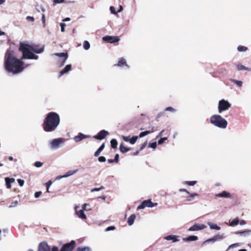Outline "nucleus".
<instances>
[{"mask_svg": "<svg viewBox=\"0 0 251 251\" xmlns=\"http://www.w3.org/2000/svg\"><path fill=\"white\" fill-rule=\"evenodd\" d=\"M4 64L6 70L13 74L22 72L25 68L24 62L17 58L14 52L10 50L5 53Z\"/></svg>", "mask_w": 251, "mask_h": 251, "instance_id": "obj_1", "label": "nucleus"}, {"mask_svg": "<svg viewBox=\"0 0 251 251\" xmlns=\"http://www.w3.org/2000/svg\"><path fill=\"white\" fill-rule=\"evenodd\" d=\"M19 50L23 53L22 59H38V56L35 55L33 53H41L44 50V47L39 48L38 45H29L21 43Z\"/></svg>", "mask_w": 251, "mask_h": 251, "instance_id": "obj_2", "label": "nucleus"}, {"mask_svg": "<svg viewBox=\"0 0 251 251\" xmlns=\"http://www.w3.org/2000/svg\"><path fill=\"white\" fill-rule=\"evenodd\" d=\"M60 123V117L54 112H49L45 118L43 127L46 132H52L54 131Z\"/></svg>", "mask_w": 251, "mask_h": 251, "instance_id": "obj_3", "label": "nucleus"}, {"mask_svg": "<svg viewBox=\"0 0 251 251\" xmlns=\"http://www.w3.org/2000/svg\"><path fill=\"white\" fill-rule=\"evenodd\" d=\"M210 122L215 126L220 128H225L227 126L226 119L220 115H213L210 118Z\"/></svg>", "mask_w": 251, "mask_h": 251, "instance_id": "obj_4", "label": "nucleus"}, {"mask_svg": "<svg viewBox=\"0 0 251 251\" xmlns=\"http://www.w3.org/2000/svg\"><path fill=\"white\" fill-rule=\"evenodd\" d=\"M231 106V104L227 100L225 99L221 100L218 102V112L220 114L224 111L228 110Z\"/></svg>", "mask_w": 251, "mask_h": 251, "instance_id": "obj_5", "label": "nucleus"}, {"mask_svg": "<svg viewBox=\"0 0 251 251\" xmlns=\"http://www.w3.org/2000/svg\"><path fill=\"white\" fill-rule=\"evenodd\" d=\"M64 140L62 138H55L50 142V148L51 149H57L59 148L60 144H63Z\"/></svg>", "mask_w": 251, "mask_h": 251, "instance_id": "obj_6", "label": "nucleus"}, {"mask_svg": "<svg viewBox=\"0 0 251 251\" xmlns=\"http://www.w3.org/2000/svg\"><path fill=\"white\" fill-rule=\"evenodd\" d=\"M114 66L125 69H129L130 68V66L127 63L126 59L124 57L119 58L117 63L114 64Z\"/></svg>", "mask_w": 251, "mask_h": 251, "instance_id": "obj_7", "label": "nucleus"}, {"mask_svg": "<svg viewBox=\"0 0 251 251\" xmlns=\"http://www.w3.org/2000/svg\"><path fill=\"white\" fill-rule=\"evenodd\" d=\"M75 244V241L72 240L70 242L64 244L60 251H72L74 248Z\"/></svg>", "mask_w": 251, "mask_h": 251, "instance_id": "obj_8", "label": "nucleus"}, {"mask_svg": "<svg viewBox=\"0 0 251 251\" xmlns=\"http://www.w3.org/2000/svg\"><path fill=\"white\" fill-rule=\"evenodd\" d=\"M37 251H50V248L47 242H41L38 245Z\"/></svg>", "mask_w": 251, "mask_h": 251, "instance_id": "obj_9", "label": "nucleus"}, {"mask_svg": "<svg viewBox=\"0 0 251 251\" xmlns=\"http://www.w3.org/2000/svg\"><path fill=\"white\" fill-rule=\"evenodd\" d=\"M109 134L107 131L101 130L97 135L94 136L93 137L96 139L101 140L104 139Z\"/></svg>", "mask_w": 251, "mask_h": 251, "instance_id": "obj_10", "label": "nucleus"}, {"mask_svg": "<svg viewBox=\"0 0 251 251\" xmlns=\"http://www.w3.org/2000/svg\"><path fill=\"white\" fill-rule=\"evenodd\" d=\"M102 40L107 42L114 43L120 41V39L118 36H106L102 38Z\"/></svg>", "mask_w": 251, "mask_h": 251, "instance_id": "obj_11", "label": "nucleus"}, {"mask_svg": "<svg viewBox=\"0 0 251 251\" xmlns=\"http://www.w3.org/2000/svg\"><path fill=\"white\" fill-rule=\"evenodd\" d=\"M206 226L203 224H194L193 226L189 227L188 230L190 231H198L205 229Z\"/></svg>", "mask_w": 251, "mask_h": 251, "instance_id": "obj_12", "label": "nucleus"}, {"mask_svg": "<svg viewBox=\"0 0 251 251\" xmlns=\"http://www.w3.org/2000/svg\"><path fill=\"white\" fill-rule=\"evenodd\" d=\"M90 137L89 135H85L81 132H79L77 135H76L74 138V140L75 143H78L82 140Z\"/></svg>", "mask_w": 251, "mask_h": 251, "instance_id": "obj_13", "label": "nucleus"}, {"mask_svg": "<svg viewBox=\"0 0 251 251\" xmlns=\"http://www.w3.org/2000/svg\"><path fill=\"white\" fill-rule=\"evenodd\" d=\"M52 55L59 57L61 58V61L62 62L63 64L65 62L68 57V53L64 52L56 53L52 54Z\"/></svg>", "mask_w": 251, "mask_h": 251, "instance_id": "obj_14", "label": "nucleus"}, {"mask_svg": "<svg viewBox=\"0 0 251 251\" xmlns=\"http://www.w3.org/2000/svg\"><path fill=\"white\" fill-rule=\"evenodd\" d=\"M164 239L167 241L171 240L173 243L178 242L179 240L177 238V236L175 235H169L164 237Z\"/></svg>", "mask_w": 251, "mask_h": 251, "instance_id": "obj_15", "label": "nucleus"}, {"mask_svg": "<svg viewBox=\"0 0 251 251\" xmlns=\"http://www.w3.org/2000/svg\"><path fill=\"white\" fill-rule=\"evenodd\" d=\"M143 204L145 205V207H153L157 205V203H153L151 200H145L143 201Z\"/></svg>", "mask_w": 251, "mask_h": 251, "instance_id": "obj_16", "label": "nucleus"}, {"mask_svg": "<svg viewBox=\"0 0 251 251\" xmlns=\"http://www.w3.org/2000/svg\"><path fill=\"white\" fill-rule=\"evenodd\" d=\"M5 181L6 183V187L9 189L11 187V183L15 181V179L14 178H9L6 177L5 178Z\"/></svg>", "mask_w": 251, "mask_h": 251, "instance_id": "obj_17", "label": "nucleus"}, {"mask_svg": "<svg viewBox=\"0 0 251 251\" xmlns=\"http://www.w3.org/2000/svg\"><path fill=\"white\" fill-rule=\"evenodd\" d=\"M75 214L79 218L82 220H85L87 218L86 215L85 214L83 210H80L79 211L76 210Z\"/></svg>", "mask_w": 251, "mask_h": 251, "instance_id": "obj_18", "label": "nucleus"}, {"mask_svg": "<svg viewBox=\"0 0 251 251\" xmlns=\"http://www.w3.org/2000/svg\"><path fill=\"white\" fill-rule=\"evenodd\" d=\"M215 196L223 198H230V194L226 191H224L220 193L215 194Z\"/></svg>", "mask_w": 251, "mask_h": 251, "instance_id": "obj_19", "label": "nucleus"}, {"mask_svg": "<svg viewBox=\"0 0 251 251\" xmlns=\"http://www.w3.org/2000/svg\"><path fill=\"white\" fill-rule=\"evenodd\" d=\"M198 237L195 235H191L187 237L183 238V240L185 242L194 241H197Z\"/></svg>", "mask_w": 251, "mask_h": 251, "instance_id": "obj_20", "label": "nucleus"}, {"mask_svg": "<svg viewBox=\"0 0 251 251\" xmlns=\"http://www.w3.org/2000/svg\"><path fill=\"white\" fill-rule=\"evenodd\" d=\"M207 225H208L211 229H214L216 230H219L221 229L220 226H219L216 224H214L211 222H208Z\"/></svg>", "mask_w": 251, "mask_h": 251, "instance_id": "obj_21", "label": "nucleus"}, {"mask_svg": "<svg viewBox=\"0 0 251 251\" xmlns=\"http://www.w3.org/2000/svg\"><path fill=\"white\" fill-rule=\"evenodd\" d=\"M136 218V215L134 214H131L128 218L127 223L129 226H132Z\"/></svg>", "mask_w": 251, "mask_h": 251, "instance_id": "obj_22", "label": "nucleus"}, {"mask_svg": "<svg viewBox=\"0 0 251 251\" xmlns=\"http://www.w3.org/2000/svg\"><path fill=\"white\" fill-rule=\"evenodd\" d=\"M104 148L105 144L104 143H102L99 148V149L96 151L94 153V156L95 157L98 156Z\"/></svg>", "mask_w": 251, "mask_h": 251, "instance_id": "obj_23", "label": "nucleus"}, {"mask_svg": "<svg viewBox=\"0 0 251 251\" xmlns=\"http://www.w3.org/2000/svg\"><path fill=\"white\" fill-rule=\"evenodd\" d=\"M78 172V170L77 169H75V170H72V171H69L68 172H67L64 175L62 176H61L60 177H69L75 174L76 173H77Z\"/></svg>", "mask_w": 251, "mask_h": 251, "instance_id": "obj_24", "label": "nucleus"}, {"mask_svg": "<svg viewBox=\"0 0 251 251\" xmlns=\"http://www.w3.org/2000/svg\"><path fill=\"white\" fill-rule=\"evenodd\" d=\"M214 240L216 241H221L226 237V235L224 233L222 234H217L213 236Z\"/></svg>", "mask_w": 251, "mask_h": 251, "instance_id": "obj_25", "label": "nucleus"}, {"mask_svg": "<svg viewBox=\"0 0 251 251\" xmlns=\"http://www.w3.org/2000/svg\"><path fill=\"white\" fill-rule=\"evenodd\" d=\"M119 149H120V151L122 153H125L127 152V151H129L130 150V148L125 147L124 146L123 143H121L120 144Z\"/></svg>", "mask_w": 251, "mask_h": 251, "instance_id": "obj_26", "label": "nucleus"}, {"mask_svg": "<svg viewBox=\"0 0 251 251\" xmlns=\"http://www.w3.org/2000/svg\"><path fill=\"white\" fill-rule=\"evenodd\" d=\"M236 234L240 235L247 236L251 234V230H247L239 231V232H236Z\"/></svg>", "mask_w": 251, "mask_h": 251, "instance_id": "obj_27", "label": "nucleus"}, {"mask_svg": "<svg viewBox=\"0 0 251 251\" xmlns=\"http://www.w3.org/2000/svg\"><path fill=\"white\" fill-rule=\"evenodd\" d=\"M71 65H67L65 67V68L60 72L59 76H60L63 74L67 73V72L70 71L71 70Z\"/></svg>", "mask_w": 251, "mask_h": 251, "instance_id": "obj_28", "label": "nucleus"}, {"mask_svg": "<svg viewBox=\"0 0 251 251\" xmlns=\"http://www.w3.org/2000/svg\"><path fill=\"white\" fill-rule=\"evenodd\" d=\"M230 80L231 83L236 84L239 87H241L242 85L243 82L241 80L236 79H230Z\"/></svg>", "mask_w": 251, "mask_h": 251, "instance_id": "obj_29", "label": "nucleus"}, {"mask_svg": "<svg viewBox=\"0 0 251 251\" xmlns=\"http://www.w3.org/2000/svg\"><path fill=\"white\" fill-rule=\"evenodd\" d=\"M153 132V130H152L151 131L150 130H146L145 131H143L140 133L139 137L140 138H142L149 134L151 133V132Z\"/></svg>", "mask_w": 251, "mask_h": 251, "instance_id": "obj_30", "label": "nucleus"}, {"mask_svg": "<svg viewBox=\"0 0 251 251\" xmlns=\"http://www.w3.org/2000/svg\"><path fill=\"white\" fill-rule=\"evenodd\" d=\"M110 144H111V147L112 148H113V149L117 148V145H118V142H117V141L116 140V139H112L110 141Z\"/></svg>", "mask_w": 251, "mask_h": 251, "instance_id": "obj_31", "label": "nucleus"}, {"mask_svg": "<svg viewBox=\"0 0 251 251\" xmlns=\"http://www.w3.org/2000/svg\"><path fill=\"white\" fill-rule=\"evenodd\" d=\"M239 222V220L238 218H235L231 221L229 223V226H234L238 225Z\"/></svg>", "mask_w": 251, "mask_h": 251, "instance_id": "obj_32", "label": "nucleus"}, {"mask_svg": "<svg viewBox=\"0 0 251 251\" xmlns=\"http://www.w3.org/2000/svg\"><path fill=\"white\" fill-rule=\"evenodd\" d=\"M138 137L137 136H132L131 138H130V140H129V143L132 144V145H133L137 141V139H138Z\"/></svg>", "mask_w": 251, "mask_h": 251, "instance_id": "obj_33", "label": "nucleus"}, {"mask_svg": "<svg viewBox=\"0 0 251 251\" xmlns=\"http://www.w3.org/2000/svg\"><path fill=\"white\" fill-rule=\"evenodd\" d=\"M236 67L238 70H247L248 68L246 66L241 64H238L236 65Z\"/></svg>", "mask_w": 251, "mask_h": 251, "instance_id": "obj_34", "label": "nucleus"}, {"mask_svg": "<svg viewBox=\"0 0 251 251\" xmlns=\"http://www.w3.org/2000/svg\"><path fill=\"white\" fill-rule=\"evenodd\" d=\"M83 47L84 49H85V50H88L90 49V45L89 43L87 41H85L83 42Z\"/></svg>", "mask_w": 251, "mask_h": 251, "instance_id": "obj_35", "label": "nucleus"}, {"mask_svg": "<svg viewBox=\"0 0 251 251\" xmlns=\"http://www.w3.org/2000/svg\"><path fill=\"white\" fill-rule=\"evenodd\" d=\"M237 50L240 52H244L247 50L248 48L245 46H239L237 48Z\"/></svg>", "mask_w": 251, "mask_h": 251, "instance_id": "obj_36", "label": "nucleus"}, {"mask_svg": "<svg viewBox=\"0 0 251 251\" xmlns=\"http://www.w3.org/2000/svg\"><path fill=\"white\" fill-rule=\"evenodd\" d=\"M184 184H187L189 186H194L197 183V181H185L183 182Z\"/></svg>", "mask_w": 251, "mask_h": 251, "instance_id": "obj_37", "label": "nucleus"}, {"mask_svg": "<svg viewBox=\"0 0 251 251\" xmlns=\"http://www.w3.org/2000/svg\"><path fill=\"white\" fill-rule=\"evenodd\" d=\"M77 251H91L89 247H79L77 249Z\"/></svg>", "mask_w": 251, "mask_h": 251, "instance_id": "obj_38", "label": "nucleus"}, {"mask_svg": "<svg viewBox=\"0 0 251 251\" xmlns=\"http://www.w3.org/2000/svg\"><path fill=\"white\" fill-rule=\"evenodd\" d=\"M165 111H170L172 113H175L176 112V110L174 109L173 107L169 106L165 108Z\"/></svg>", "mask_w": 251, "mask_h": 251, "instance_id": "obj_39", "label": "nucleus"}, {"mask_svg": "<svg viewBox=\"0 0 251 251\" xmlns=\"http://www.w3.org/2000/svg\"><path fill=\"white\" fill-rule=\"evenodd\" d=\"M157 147V143L156 142L150 143L149 144V147L155 149Z\"/></svg>", "mask_w": 251, "mask_h": 251, "instance_id": "obj_40", "label": "nucleus"}, {"mask_svg": "<svg viewBox=\"0 0 251 251\" xmlns=\"http://www.w3.org/2000/svg\"><path fill=\"white\" fill-rule=\"evenodd\" d=\"M214 242H215V240H214V237H212V238H209V239H207L206 240H205V241L202 243V244H203V245H204V244H206V243H214Z\"/></svg>", "mask_w": 251, "mask_h": 251, "instance_id": "obj_41", "label": "nucleus"}, {"mask_svg": "<svg viewBox=\"0 0 251 251\" xmlns=\"http://www.w3.org/2000/svg\"><path fill=\"white\" fill-rule=\"evenodd\" d=\"M189 195H190V198L187 199V201H192L193 200L194 197L195 196H198V194L197 193H191V194L190 193Z\"/></svg>", "mask_w": 251, "mask_h": 251, "instance_id": "obj_42", "label": "nucleus"}, {"mask_svg": "<svg viewBox=\"0 0 251 251\" xmlns=\"http://www.w3.org/2000/svg\"><path fill=\"white\" fill-rule=\"evenodd\" d=\"M167 140V137H163L161 138L158 141V144L159 145L162 144L166 140Z\"/></svg>", "mask_w": 251, "mask_h": 251, "instance_id": "obj_43", "label": "nucleus"}, {"mask_svg": "<svg viewBox=\"0 0 251 251\" xmlns=\"http://www.w3.org/2000/svg\"><path fill=\"white\" fill-rule=\"evenodd\" d=\"M43 163L40 161H36L34 163V166L37 168H40L42 166Z\"/></svg>", "mask_w": 251, "mask_h": 251, "instance_id": "obj_44", "label": "nucleus"}, {"mask_svg": "<svg viewBox=\"0 0 251 251\" xmlns=\"http://www.w3.org/2000/svg\"><path fill=\"white\" fill-rule=\"evenodd\" d=\"M104 189V187L103 186H101L100 187L95 188L92 189L91 192L99 191H100V190Z\"/></svg>", "mask_w": 251, "mask_h": 251, "instance_id": "obj_45", "label": "nucleus"}, {"mask_svg": "<svg viewBox=\"0 0 251 251\" xmlns=\"http://www.w3.org/2000/svg\"><path fill=\"white\" fill-rule=\"evenodd\" d=\"M106 160V158L104 156H101L98 158V161L100 162H104Z\"/></svg>", "mask_w": 251, "mask_h": 251, "instance_id": "obj_46", "label": "nucleus"}, {"mask_svg": "<svg viewBox=\"0 0 251 251\" xmlns=\"http://www.w3.org/2000/svg\"><path fill=\"white\" fill-rule=\"evenodd\" d=\"M238 246H239V243H234V244H231L230 246H229L228 249L234 248H235V247H237Z\"/></svg>", "mask_w": 251, "mask_h": 251, "instance_id": "obj_47", "label": "nucleus"}, {"mask_svg": "<svg viewBox=\"0 0 251 251\" xmlns=\"http://www.w3.org/2000/svg\"><path fill=\"white\" fill-rule=\"evenodd\" d=\"M122 139L125 141V142H129L130 140V136H126L124 135L122 136Z\"/></svg>", "mask_w": 251, "mask_h": 251, "instance_id": "obj_48", "label": "nucleus"}, {"mask_svg": "<svg viewBox=\"0 0 251 251\" xmlns=\"http://www.w3.org/2000/svg\"><path fill=\"white\" fill-rule=\"evenodd\" d=\"M17 181L19 183V185L20 186H23L25 183V181L23 179H18Z\"/></svg>", "mask_w": 251, "mask_h": 251, "instance_id": "obj_49", "label": "nucleus"}, {"mask_svg": "<svg viewBox=\"0 0 251 251\" xmlns=\"http://www.w3.org/2000/svg\"><path fill=\"white\" fill-rule=\"evenodd\" d=\"M110 10L112 14H117V11H116L115 9L114 6H110Z\"/></svg>", "mask_w": 251, "mask_h": 251, "instance_id": "obj_50", "label": "nucleus"}, {"mask_svg": "<svg viewBox=\"0 0 251 251\" xmlns=\"http://www.w3.org/2000/svg\"><path fill=\"white\" fill-rule=\"evenodd\" d=\"M119 160V154L117 153L115 155V157L114 159V161H115V163H118Z\"/></svg>", "mask_w": 251, "mask_h": 251, "instance_id": "obj_51", "label": "nucleus"}, {"mask_svg": "<svg viewBox=\"0 0 251 251\" xmlns=\"http://www.w3.org/2000/svg\"><path fill=\"white\" fill-rule=\"evenodd\" d=\"M18 203V201H15L13 204L11 205H10L8 207L11 208L13 207H15L17 206V204Z\"/></svg>", "mask_w": 251, "mask_h": 251, "instance_id": "obj_52", "label": "nucleus"}, {"mask_svg": "<svg viewBox=\"0 0 251 251\" xmlns=\"http://www.w3.org/2000/svg\"><path fill=\"white\" fill-rule=\"evenodd\" d=\"M115 229V227L114 226H109L106 228L105 231H109L113 230Z\"/></svg>", "mask_w": 251, "mask_h": 251, "instance_id": "obj_53", "label": "nucleus"}, {"mask_svg": "<svg viewBox=\"0 0 251 251\" xmlns=\"http://www.w3.org/2000/svg\"><path fill=\"white\" fill-rule=\"evenodd\" d=\"M147 141L145 142L143 144H142L141 147H140L139 150L140 151H142L147 146Z\"/></svg>", "mask_w": 251, "mask_h": 251, "instance_id": "obj_54", "label": "nucleus"}, {"mask_svg": "<svg viewBox=\"0 0 251 251\" xmlns=\"http://www.w3.org/2000/svg\"><path fill=\"white\" fill-rule=\"evenodd\" d=\"M60 25L61 26V31L63 32L65 31V27L66 26V25L64 23H60Z\"/></svg>", "mask_w": 251, "mask_h": 251, "instance_id": "obj_55", "label": "nucleus"}, {"mask_svg": "<svg viewBox=\"0 0 251 251\" xmlns=\"http://www.w3.org/2000/svg\"><path fill=\"white\" fill-rule=\"evenodd\" d=\"M65 2L64 0H53V2L55 4L62 3Z\"/></svg>", "mask_w": 251, "mask_h": 251, "instance_id": "obj_56", "label": "nucleus"}, {"mask_svg": "<svg viewBox=\"0 0 251 251\" xmlns=\"http://www.w3.org/2000/svg\"><path fill=\"white\" fill-rule=\"evenodd\" d=\"M145 208V205L143 204V202H142V203L141 204H140L137 207V210H139V209H143Z\"/></svg>", "mask_w": 251, "mask_h": 251, "instance_id": "obj_57", "label": "nucleus"}, {"mask_svg": "<svg viewBox=\"0 0 251 251\" xmlns=\"http://www.w3.org/2000/svg\"><path fill=\"white\" fill-rule=\"evenodd\" d=\"M41 19H42V23L43 24V25H44V26H45V24H46V19H45V16L44 14H43L42 15Z\"/></svg>", "mask_w": 251, "mask_h": 251, "instance_id": "obj_58", "label": "nucleus"}, {"mask_svg": "<svg viewBox=\"0 0 251 251\" xmlns=\"http://www.w3.org/2000/svg\"><path fill=\"white\" fill-rule=\"evenodd\" d=\"M26 19L28 21H30V22H33L34 21V17H31V16H27L26 18Z\"/></svg>", "mask_w": 251, "mask_h": 251, "instance_id": "obj_59", "label": "nucleus"}, {"mask_svg": "<svg viewBox=\"0 0 251 251\" xmlns=\"http://www.w3.org/2000/svg\"><path fill=\"white\" fill-rule=\"evenodd\" d=\"M41 194H42V192H41V191H38V192H35V193L34 194L35 198H37L39 197L40 196V195H41Z\"/></svg>", "mask_w": 251, "mask_h": 251, "instance_id": "obj_60", "label": "nucleus"}, {"mask_svg": "<svg viewBox=\"0 0 251 251\" xmlns=\"http://www.w3.org/2000/svg\"><path fill=\"white\" fill-rule=\"evenodd\" d=\"M165 114V112H159L157 115V116H156V118H159L162 116H163Z\"/></svg>", "mask_w": 251, "mask_h": 251, "instance_id": "obj_61", "label": "nucleus"}, {"mask_svg": "<svg viewBox=\"0 0 251 251\" xmlns=\"http://www.w3.org/2000/svg\"><path fill=\"white\" fill-rule=\"evenodd\" d=\"M52 184V181L51 180H49L46 183V187L47 188H50V185Z\"/></svg>", "mask_w": 251, "mask_h": 251, "instance_id": "obj_62", "label": "nucleus"}, {"mask_svg": "<svg viewBox=\"0 0 251 251\" xmlns=\"http://www.w3.org/2000/svg\"><path fill=\"white\" fill-rule=\"evenodd\" d=\"M50 251H59L58 248L56 246H54Z\"/></svg>", "mask_w": 251, "mask_h": 251, "instance_id": "obj_63", "label": "nucleus"}, {"mask_svg": "<svg viewBox=\"0 0 251 251\" xmlns=\"http://www.w3.org/2000/svg\"><path fill=\"white\" fill-rule=\"evenodd\" d=\"M179 191L180 192H186L188 194H190L189 192H188L186 189H180L179 190Z\"/></svg>", "mask_w": 251, "mask_h": 251, "instance_id": "obj_64", "label": "nucleus"}]
</instances>
